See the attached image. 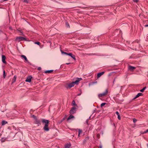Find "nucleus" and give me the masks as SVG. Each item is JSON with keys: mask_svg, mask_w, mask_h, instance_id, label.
<instances>
[{"mask_svg": "<svg viewBox=\"0 0 148 148\" xmlns=\"http://www.w3.org/2000/svg\"><path fill=\"white\" fill-rule=\"evenodd\" d=\"M21 57L23 58H24V59H25V60L27 62H28V60L26 58V57L24 55H21Z\"/></svg>", "mask_w": 148, "mask_h": 148, "instance_id": "17", "label": "nucleus"}, {"mask_svg": "<svg viewBox=\"0 0 148 148\" xmlns=\"http://www.w3.org/2000/svg\"><path fill=\"white\" fill-rule=\"evenodd\" d=\"M72 104L73 105V106H76L77 107V104H76V103H75V101H74V100H73L72 102Z\"/></svg>", "mask_w": 148, "mask_h": 148, "instance_id": "20", "label": "nucleus"}, {"mask_svg": "<svg viewBox=\"0 0 148 148\" xmlns=\"http://www.w3.org/2000/svg\"><path fill=\"white\" fill-rule=\"evenodd\" d=\"M75 84L74 83V82H72V83L69 84H68V87H67V88H68V87L70 88L74 86Z\"/></svg>", "mask_w": 148, "mask_h": 148, "instance_id": "8", "label": "nucleus"}, {"mask_svg": "<svg viewBox=\"0 0 148 148\" xmlns=\"http://www.w3.org/2000/svg\"><path fill=\"white\" fill-rule=\"evenodd\" d=\"M74 116L72 115H70L67 119V121H69L72 119H74Z\"/></svg>", "mask_w": 148, "mask_h": 148, "instance_id": "15", "label": "nucleus"}, {"mask_svg": "<svg viewBox=\"0 0 148 148\" xmlns=\"http://www.w3.org/2000/svg\"><path fill=\"white\" fill-rule=\"evenodd\" d=\"M82 133V131L81 130H79V133H78V136H79L80 134Z\"/></svg>", "mask_w": 148, "mask_h": 148, "instance_id": "26", "label": "nucleus"}, {"mask_svg": "<svg viewBox=\"0 0 148 148\" xmlns=\"http://www.w3.org/2000/svg\"><path fill=\"white\" fill-rule=\"evenodd\" d=\"M64 119H65V118H63L62 119V121L61 122H62L63 121V120H64Z\"/></svg>", "mask_w": 148, "mask_h": 148, "instance_id": "41", "label": "nucleus"}, {"mask_svg": "<svg viewBox=\"0 0 148 148\" xmlns=\"http://www.w3.org/2000/svg\"><path fill=\"white\" fill-rule=\"evenodd\" d=\"M42 122V119H36L34 121L35 123L38 125V126L41 125V122Z\"/></svg>", "mask_w": 148, "mask_h": 148, "instance_id": "2", "label": "nucleus"}, {"mask_svg": "<svg viewBox=\"0 0 148 148\" xmlns=\"http://www.w3.org/2000/svg\"><path fill=\"white\" fill-rule=\"evenodd\" d=\"M32 116H33V117L35 119H37V118H36V116H34V115H33Z\"/></svg>", "mask_w": 148, "mask_h": 148, "instance_id": "37", "label": "nucleus"}, {"mask_svg": "<svg viewBox=\"0 0 148 148\" xmlns=\"http://www.w3.org/2000/svg\"><path fill=\"white\" fill-rule=\"evenodd\" d=\"M23 1L27 3H28V1L27 0H23Z\"/></svg>", "mask_w": 148, "mask_h": 148, "instance_id": "30", "label": "nucleus"}, {"mask_svg": "<svg viewBox=\"0 0 148 148\" xmlns=\"http://www.w3.org/2000/svg\"><path fill=\"white\" fill-rule=\"evenodd\" d=\"M82 79L81 78H77L76 80L75 81V82H74V83L75 84H78V82L80 80Z\"/></svg>", "mask_w": 148, "mask_h": 148, "instance_id": "10", "label": "nucleus"}, {"mask_svg": "<svg viewBox=\"0 0 148 148\" xmlns=\"http://www.w3.org/2000/svg\"><path fill=\"white\" fill-rule=\"evenodd\" d=\"M49 121L47 120H46L44 119H42V122L43 124H45V125H49Z\"/></svg>", "mask_w": 148, "mask_h": 148, "instance_id": "3", "label": "nucleus"}, {"mask_svg": "<svg viewBox=\"0 0 148 148\" xmlns=\"http://www.w3.org/2000/svg\"><path fill=\"white\" fill-rule=\"evenodd\" d=\"M108 91L107 90H106V91L103 92L99 94L98 95L99 97H104L108 93Z\"/></svg>", "mask_w": 148, "mask_h": 148, "instance_id": "1", "label": "nucleus"}, {"mask_svg": "<svg viewBox=\"0 0 148 148\" xmlns=\"http://www.w3.org/2000/svg\"><path fill=\"white\" fill-rule=\"evenodd\" d=\"M133 1L134 2H137L138 1V0H133Z\"/></svg>", "mask_w": 148, "mask_h": 148, "instance_id": "36", "label": "nucleus"}, {"mask_svg": "<svg viewBox=\"0 0 148 148\" xmlns=\"http://www.w3.org/2000/svg\"><path fill=\"white\" fill-rule=\"evenodd\" d=\"M118 118L120 120L121 119L120 116V115H118Z\"/></svg>", "mask_w": 148, "mask_h": 148, "instance_id": "32", "label": "nucleus"}, {"mask_svg": "<svg viewBox=\"0 0 148 148\" xmlns=\"http://www.w3.org/2000/svg\"><path fill=\"white\" fill-rule=\"evenodd\" d=\"M32 78V77L30 76L28 77L26 79L25 81L27 82H30L31 81Z\"/></svg>", "mask_w": 148, "mask_h": 148, "instance_id": "9", "label": "nucleus"}, {"mask_svg": "<svg viewBox=\"0 0 148 148\" xmlns=\"http://www.w3.org/2000/svg\"><path fill=\"white\" fill-rule=\"evenodd\" d=\"M61 53L62 54H66V55H68V53H67L65 52H64L62 51H61Z\"/></svg>", "mask_w": 148, "mask_h": 148, "instance_id": "23", "label": "nucleus"}, {"mask_svg": "<svg viewBox=\"0 0 148 148\" xmlns=\"http://www.w3.org/2000/svg\"><path fill=\"white\" fill-rule=\"evenodd\" d=\"M16 79V77L15 76H14V78H13V82H14Z\"/></svg>", "mask_w": 148, "mask_h": 148, "instance_id": "29", "label": "nucleus"}, {"mask_svg": "<svg viewBox=\"0 0 148 148\" xmlns=\"http://www.w3.org/2000/svg\"><path fill=\"white\" fill-rule=\"evenodd\" d=\"M7 123V122L5 121H3L2 122V125H4Z\"/></svg>", "mask_w": 148, "mask_h": 148, "instance_id": "19", "label": "nucleus"}, {"mask_svg": "<svg viewBox=\"0 0 148 148\" xmlns=\"http://www.w3.org/2000/svg\"><path fill=\"white\" fill-rule=\"evenodd\" d=\"M67 55H69V56H70L72 58L74 59V60H76V58H75V56L73 55L72 53H68Z\"/></svg>", "mask_w": 148, "mask_h": 148, "instance_id": "12", "label": "nucleus"}, {"mask_svg": "<svg viewBox=\"0 0 148 148\" xmlns=\"http://www.w3.org/2000/svg\"><path fill=\"white\" fill-rule=\"evenodd\" d=\"M137 121V120L136 119H133V122L134 123H136V122Z\"/></svg>", "mask_w": 148, "mask_h": 148, "instance_id": "31", "label": "nucleus"}, {"mask_svg": "<svg viewBox=\"0 0 148 148\" xmlns=\"http://www.w3.org/2000/svg\"><path fill=\"white\" fill-rule=\"evenodd\" d=\"M135 68V67L132 66H129L128 67L129 69L132 71H133Z\"/></svg>", "mask_w": 148, "mask_h": 148, "instance_id": "13", "label": "nucleus"}, {"mask_svg": "<svg viewBox=\"0 0 148 148\" xmlns=\"http://www.w3.org/2000/svg\"><path fill=\"white\" fill-rule=\"evenodd\" d=\"M71 146V145L69 144H66L64 145V148H69Z\"/></svg>", "mask_w": 148, "mask_h": 148, "instance_id": "16", "label": "nucleus"}, {"mask_svg": "<svg viewBox=\"0 0 148 148\" xmlns=\"http://www.w3.org/2000/svg\"><path fill=\"white\" fill-rule=\"evenodd\" d=\"M3 1H7V0H3Z\"/></svg>", "mask_w": 148, "mask_h": 148, "instance_id": "44", "label": "nucleus"}, {"mask_svg": "<svg viewBox=\"0 0 148 148\" xmlns=\"http://www.w3.org/2000/svg\"><path fill=\"white\" fill-rule=\"evenodd\" d=\"M53 70H48L47 71L45 72V73H51L52 72H53Z\"/></svg>", "mask_w": 148, "mask_h": 148, "instance_id": "18", "label": "nucleus"}, {"mask_svg": "<svg viewBox=\"0 0 148 148\" xmlns=\"http://www.w3.org/2000/svg\"><path fill=\"white\" fill-rule=\"evenodd\" d=\"M81 93H79V94H77V95L78 96H80V95H81Z\"/></svg>", "mask_w": 148, "mask_h": 148, "instance_id": "39", "label": "nucleus"}, {"mask_svg": "<svg viewBox=\"0 0 148 148\" xmlns=\"http://www.w3.org/2000/svg\"><path fill=\"white\" fill-rule=\"evenodd\" d=\"M6 139L5 138H1V141L2 142H4L5 141V140Z\"/></svg>", "mask_w": 148, "mask_h": 148, "instance_id": "22", "label": "nucleus"}, {"mask_svg": "<svg viewBox=\"0 0 148 148\" xmlns=\"http://www.w3.org/2000/svg\"><path fill=\"white\" fill-rule=\"evenodd\" d=\"M65 25L66 27H69V24L67 22H65Z\"/></svg>", "mask_w": 148, "mask_h": 148, "instance_id": "24", "label": "nucleus"}, {"mask_svg": "<svg viewBox=\"0 0 148 148\" xmlns=\"http://www.w3.org/2000/svg\"><path fill=\"white\" fill-rule=\"evenodd\" d=\"M35 44H36L38 45H40V43L39 42H35Z\"/></svg>", "mask_w": 148, "mask_h": 148, "instance_id": "28", "label": "nucleus"}, {"mask_svg": "<svg viewBox=\"0 0 148 148\" xmlns=\"http://www.w3.org/2000/svg\"><path fill=\"white\" fill-rule=\"evenodd\" d=\"M104 72H102L100 73H99L97 74V78L100 77L101 75L104 74Z\"/></svg>", "mask_w": 148, "mask_h": 148, "instance_id": "14", "label": "nucleus"}, {"mask_svg": "<svg viewBox=\"0 0 148 148\" xmlns=\"http://www.w3.org/2000/svg\"><path fill=\"white\" fill-rule=\"evenodd\" d=\"M113 125L114 126V127H115V124L114 123H113Z\"/></svg>", "mask_w": 148, "mask_h": 148, "instance_id": "43", "label": "nucleus"}, {"mask_svg": "<svg viewBox=\"0 0 148 148\" xmlns=\"http://www.w3.org/2000/svg\"><path fill=\"white\" fill-rule=\"evenodd\" d=\"M116 113L117 115H119V112L118 111H116Z\"/></svg>", "mask_w": 148, "mask_h": 148, "instance_id": "34", "label": "nucleus"}, {"mask_svg": "<svg viewBox=\"0 0 148 148\" xmlns=\"http://www.w3.org/2000/svg\"><path fill=\"white\" fill-rule=\"evenodd\" d=\"M98 148H102V146L101 145H100Z\"/></svg>", "mask_w": 148, "mask_h": 148, "instance_id": "38", "label": "nucleus"}, {"mask_svg": "<svg viewBox=\"0 0 148 148\" xmlns=\"http://www.w3.org/2000/svg\"><path fill=\"white\" fill-rule=\"evenodd\" d=\"M71 63H66V64H67V65H68V64H70Z\"/></svg>", "mask_w": 148, "mask_h": 148, "instance_id": "40", "label": "nucleus"}, {"mask_svg": "<svg viewBox=\"0 0 148 148\" xmlns=\"http://www.w3.org/2000/svg\"><path fill=\"white\" fill-rule=\"evenodd\" d=\"M76 111V108L75 107H73L70 111L69 112L71 114H73L75 113Z\"/></svg>", "mask_w": 148, "mask_h": 148, "instance_id": "4", "label": "nucleus"}, {"mask_svg": "<svg viewBox=\"0 0 148 148\" xmlns=\"http://www.w3.org/2000/svg\"><path fill=\"white\" fill-rule=\"evenodd\" d=\"M16 40H18L19 41H21L23 40H25V38L23 37L20 36L17 37L16 38Z\"/></svg>", "mask_w": 148, "mask_h": 148, "instance_id": "5", "label": "nucleus"}, {"mask_svg": "<svg viewBox=\"0 0 148 148\" xmlns=\"http://www.w3.org/2000/svg\"><path fill=\"white\" fill-rule=\"evenodd\" d=\"M49 125H45L44 126V127L43 128V130L46 131H48L49 130V128L48 127Z\"/></svg>", "mask_w": 148, "mask_h": 148, "instance_id": "6", "label": "nucleus"}, {"mask_svg": "<svg viewBox=\"0 0 148 148\" xmlns=\"http://www.w3.org/2000/svg\"><path fill=\"white\" fill-rule=\"evenodd\" d=\"M147 132H148V129L146 131H144V133H146Z\"/></svg>", "mask_w": 148, "mask_h": 148, "instance_id": "33", "label": "nucleus"}, {"mask_svg": "<svg viewBox=\"0 0 148 148\" xmlns=\"http://www.w3.org/2000/svg\"><path fill=\"white\" fill-rule=\"evenodd\" d=\"M86 138L87 139L88 138Z\"/></svg>", "mask_w": 148, "mask_h": 148, "instance_id": "45", "label": "nucleus"}, {"mask_svg": "<svg viewBox=\"0 0 148 148\" xmlns=\"http://www.w3.org/2000/svg\"><path fill=\"white\" fill-rule=\"evenodd\" d=\"M5 71L4 70L3 71V77L4 78H5Z\"/></svg>", "mask_w": 148, "mask_h": 148, "instance_id": "25", "label": "nucleus"}, {"mask_svg": "<svg viewBox=\"0 0 148 148\" xmlns=\"http://www.w3.org/2000/svg\"><path fill=\"white\" fill-rule=\"evenodd\" d=\"M146 88V87H144L141 90H140V91L141 92H144V90Z\"/></svg>", "mask_w": 148, "mask_h": 148, "instance_id": "21", "label": "nucleus"}, {"mask_svg": "<svg viewBox=\"0 0 148 148\" xmlns=\"http://www.w3.org/2000/svg\"><path fill=\"white\" fill-rule=\"evenodd\" d=\"M5 56L4 55H2V61L3 63L5 64L6 63V62L5 61Z\"/></svg>", "mask_w": 148, "mask_h": 148, "instance_id": "7", "label": "nucleus"}, {"mask_svg": "<svg viewBox=\"0 0 148 148\" xmlns=\"http://www.w3.org/2000/svg\"><path fill=\"white\" fill-rule=\"evenodd\" d=\"M41 68L40 67H38V69H37L38 70H41Z\"/></svg>", "mask_w": 148, "mask_h": 148, "instance_id": "35", "label": "nucleus"}, {"mask_svg": "<svg viewBox=\"0 0 148 148\" xmlns=\"http://www.w3.org/2000/svg\"><path fill=\"white\" fill-rule=\"evenodd\" d=\"M139 42V41H138H138H137V42Z\"/></svg>", "mask_w": 148, "mask_h": 148, "instance_id": "46", "label": "nucleus"}, {"mask_svg": "<svg viewBox=\"0 0 148 148\" xmlns=\"http://www.w3.org/2000/svg\"><path fill=\"white\" fill-rule=\"evenodd\" d=\"M106 104V103H102L101 105V107H102Z\"/></svg>", "mask_w": 148, "mask_h": 148, "instance_id": "27", "label": "nucleus"}, {"mask_svg": "<svg viewBox=\"0 0 148 148\" xmlns=\"http://www.w3.org/2000/svg\"><path fill=\"white\" fill-rule=\"evenodd\" d=\"M143 95V94L141 93H138L137 95L133 99V100H134L136 99L137 98L139 97V96H141Z\"/></svg>", "mask_w": 148, "mask_h": 148, "instance_id": "11", "label": "nucleus"}, {"mask_svg": "<svg viewBox=\"0 0 148 148\" xmlns=\"http://www.w3.org/2000/svg\"><path fill=\"white\" fill-rule=\"evenodd\" d=\"M145 26L146 27H148V25H145Z\"/></svg>", "mask_w": 148, "mask_h": 148, "instance_id": "42", "label": "nucleus"}]
</instances>
